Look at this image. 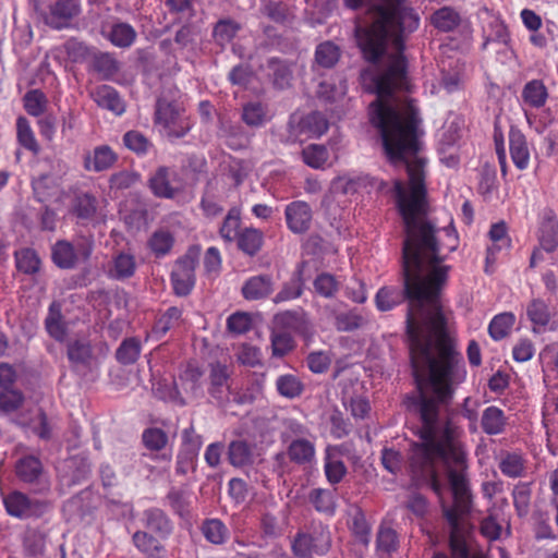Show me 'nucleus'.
I'll return each instance as SVG.
<instances>
[{
  "label": "nucleus",
  "mask_w": 558,
  "mask_h": 558,
  "mask_svg": "<svg viewBox=\"0 0 558 558\" xmlns=\"http://www.w3.org/2000/svg\"><path fill=\"white\" fill-rule=\"evenodd\" d=\"M306 534L311 536L315 554L324 555L329 550L331 546V536L327 527L318 526L314 529L313 532Z\"/></svg>",
  "instance_id": "nucleus-49"
},
{
  "label": "nucleus",
  "mask_w": 558,
  "mask_h": 558,
  "mask_svg": "<svg viewBox=\"0 0 558 558\" xmlns=\"http://www.w3.org/2000/svg\"><path fill=\"white\" fill-rule=\"evenodd\" d=\"M460 23L459 14L451 8L445 7L432 15V24L441 32H450Z\"/></svg>",
  "instance_id": "nucleus-33"
},
{
  "label": "nucleus",
  "mask_w": 558,
  "mask_h": 558,
  "mask_svg": "<svg viewBox=\"0 0 558 558\" xmlns=\"http://www.w3.org/2000/svg\"><path fill=\"white\" fill-rule=\"evenodd\" d=\"M351 10L364 9L355 19V37L364 58L376 62L387 56V70L373 78L377 95L369 105V120L381 135L389 160L403 165L408 184L395 181L393 192L402 217H425L427 211L425 163L422 156V119L412 100L402 101L393 92L407 86V64L402 54L403 33L418 27L417 13L395 0H343Z\"/></svg>",
  "instance_id": "nucleus-1"
},
{
  "label": "nucleus",
  "mask_w": 558,
  "mask_h": 558,
  "mask_svg": "<svg viewBox=\"0 0 558 558\" xmlns=\"http://www.w3.org/2000/svg\"><path fill=\"white\" fill-rule=\"evenodd\" d=\"M23 401V396L17 390L3 389L0 393V410L11 412L16 410Z\"/></svg>",
  "instance_id": "nucleus-62"
},
{
  "label": "nucleus",
  "mask_w": 558,
  "mask_h": 558,
  "mask_svg": "<svg viewBox=\"0 0 558 558\" xmlns=\"http://www.w3.org/2000/svg\"><path fill=\"white\" fill-rule=\"evenodd\" d=\"M303 292V283L301 278H292L275 296V302H283L298 299Z\"/></svg>",
  "instance_id": "nucleus-56"
},
{
  "label": "nucleus",
  "mask_w": 558,
  "mask_h": 558,
  "mask_svg": "<svg viewBox=\"0 0 558 558\" xmlns=\"http://www.w3.org/2000/svg\"><path fill=\"white\" fill-rule=\"evenodd\" d=\"M173 244L174 235L167 229L156 230L148 240V246L157 257L169 254Z\"/></svg>",
  "instance_id": "nucleus-25"
},
{
  "label": "nucleus",
  "mask_w": 558,
  "mask_h": 558,
  "mask_svg": "<svg viewBox=\"0 0 558 558\" xmlns=\"http://www.w3.org/2000/svg\"><path fill=\"white\" fill-rule=\"evenodd\" d=\"M535 352L534 344L529 339H521L519 340L513 349H512V356L517 362H526L530 361Z\"/></svg>",
  "instance_id": "nucleus-64"
},
{
  "label": "nucleus",
  "mask_w": 558,
  "mask_h": 558,
  "mask_svg": "<svg viewBox=\"0 0 558 558\" xmlns=\"http://www.w3.org/2000/svg\"><path fill=\"white\" fill-rule=\"evenodd\" d=\"M339 57V48L330 41H325L316 48L315 60L324 68L333 66L338 62Z\"/></svg>",
  "instance_id": "nucleus-38"
},
{
  "label": "nucleus",
  "mask_w": 558,
  "mask_h": 558,
  "mask_svg": "<svg viewBox=\"0 0 558 558\" xmlns=\"http://www.w3.org/2000/svg\"><path fill=\"white\" fill-rule=\"evenodd\" d=\"M181 318V311L178 307H170L167 312L156 322L154 326V333L156 336L165 335L175 323Z\"/></svg>",
  "instance_id": "nucleus-54"
},
{
  "label": "nucleus",
  "mask_w": 558,
  "mask_h": 558,
  "mask_svg": "<svg viewBox=\"0 0 558 558\" xmlns=\"http://www.w3.org/2000/svg\"><path fill=\"white\" fill-rule=\"evenodd\" d=\"M17 141L26 149L37 153L39 147L28 121L20 117L16 121Z\"/></svg>",
  "instance_id": "nucleus-44"
},
{
  "label": "nucleus",
  "mask_w": 558,
  "mask_h": 558,
  "mask_svg": "<svg viewBox=\"0 0 558 558\" xmlns=\"http://www.w3.org/2000/svg\"><path fill=\"white\" fill-rule=\"evenodd\" d=\"M509 150L513 165L519 170H525L530 165V147L525 135L518 129L509 132Z\"/></svg>",
  "instance_id": "nucleus-13"
},
{
  "label": "nucleus",
  "mask_w": 558,
  "mask_h": 558,
  "mask_svg": "<svg viewBox=\"0 0 558 558\" xmlns=\"http://www.w3.org/2000/svg\"><path fill=\"white\" fill-rule=\"evenodd\" d=\"M96 104L105 109L111 110L116 114H122L125 110L124 102L114 88L108 85H101L92 93Z\"/></svg>",
  "instance_id": "nucleus-16"
},
{
  "label": "nucleus",
  "mask_w": 558,
  "mask_h": 558,
  "mask_svg": "<svg viewBox=\"0 0 558 558\" xmlns=\"http://www.w3.org/2000/svg\"><path fill=\"white\" fill-rule=\"evenodd\" d=\"M260 529L265 537L276 538L282 533L278 518L271 513H264L260 519Z\"/></svg>",
  "instance_id": "nucleus-63"
},
{
  "label": "nucleus",
  "mask_w": 558,
  "mask_h": 558,
  "mask_svg": "<svg viewBox=\"0 0 558 558\" xmlns=\"http://www.w3.org/2000/svg\"><path fill=\"white\" fill-rule=\"evenodd\" d=\"M526 314L534 325L533 331H537V327L546 326L550 320V313L547 304L542 300H533L526 308Z\"/></svg>",
  "instance_id": "nucleus-35"
},
{
  "label": "nucleus",
  "mask_w": 558,
  "mask_h": 558,
  "mask_svg": "<svg viewBox=\"0 0 558 558\" xmlns=\"http://www.w3.org/2000/svg\"><path fill=\"white\" fill-rule=\"evenodd\" d=\"M46 102L47 100L45 95L38 89L31 90L24 96L25 110L35 117H38L44 112Z\"/></svg>",
  "instance_id": "nucleus-51"
},
{
  "label": "nucleus",
  "mask_w": 558,
  "mask_h": 558,
  "mask_svg": "<svg viewBox=\"0 0 558 558\" xmlns=\"http://www.w3.org/2000/svg\"><path fill=\"white\" fill-rule=\"evenodd\" d=\"M284 217L288 229L294 234L307 232L312 225L313 211L303 201H294L286 206Z\"/></svg>",
  "instance_id": "nucleus-8"
},
{
  "label": "nucleus",
  "mask_w": 558,
  "mask_h": 558,
  "mask_svg": "<svg viewBox=\"0 0 558 558\" xmlns=\"http://www.w3.org/2000/svg\"><path fill=\"white\" fill-rule=\"evenodd\" d=\"M299 322V315L292 312H286L276 316V328L271 333V349L274 356H284L294 347L293 338L290 331L279 328L296 330Z\"/></svg>",
  "instance_id": "nucleus-3"
},
{
  "label": "nucleus",
  "mask_w": 558,
  "mask_h": 558,
  "mask_svg": "<svg viewBox=\"0 0 558 558\" xmlns=\"http://www.w3.org/2000/svg\"><path fill=\"white\" fill-rule=\"evenodd\" d=\"M136 269V262L132 254L119 253L111 262L109 275L114 279H125L134 275Z\"/></svg>",
  "instance_id": "nucleus-22"
},
{
  "label": "nucleus",
  "mask_w": 558,
  "mask_h": 558,
  "mask_svg": "<svg viewBox=\"0 0 558 558\" xmlns=\"http://www.w3.org/2000/svg\"><path fill=\"white\" fill-rule=\"evenodd\" d=\"M241 215L238 208H231L223 219L222 226L220 227L221 238L231 243L240 234Z\"/></svg>",
  "instance_id": "nucleus-34"
},
{
  "label": "nucleus",
  "mask_w": 558,
  "mask_h": 558,
  "mask_svg": "<svg viewBox=\"0 0 558 558\" xmlns=\"http://www.w3.org/2000/svg\"><path fill=\"white\" fill-rule=\"evenodd\" d=\"M276 387L279 395L288 399L298 398L304 389L300 378L292 374L279 376L276 380Z\"/></svg>",
  "instance_id": "nucleus-30"
},
{
  "label": "nucleus",
  "mask_w": 558,
  "mask_h": 558,
  "mask_svg": "<svg viewBox=\"0 0 558 558\" xmlns=\"http://www.w3.org/2000/svg\"><path fill=\"white\" fill-rule=\"evenodd\" d=\"M364 323L361 315L354 312L341 313L336 316L335 326L339 331H352L360 328Z\"/></svg>",
  "instance_id": "nucleus-53"
},
{
  "label": "nucleus",
  "mask_w": 558,
  "mask_h": 558,
  "mask_svg": "<svg viewBox=\"0 0 558 558\" xmlns=\"http://www.w3.org/2000/svg\"><path fill=\"white\" fill-rule=\"evenodd\" d=\"M339 281L335 276L328 272L319 274L314 280V289L316 293L324 298H332L339 290Z\"/></svg>",
  "instance_id": "nucleus-41"
},
{
  "label": "nucleus",
  "mask_w": 558,
  "mask_h": 558,
  "mask_svg": "<svg viewBox=\"0 0 558 558\" xmlns=\"http://www.w3.org/2000/svg\"><path fill=\"white\" fill-rule=\"evenodd\" d=\"M41 472V463L35 457L21 459L16 464V473L24 482H34Z\"/></svg>",
  "instance_id": "nucleus-40"
},
{
  "label": "nucleus",
  "mask_w": 558,
  "mask_h": 558,
  "mask_svg": "<svg viewBox=\"0 0 558 558\" xmlns=\"http://www.w3.org/2000/svg\"><path fill=\"white\" fill-rule=\"evenodd\" d=\"M117 159L116 154L109 146L96 147L93 153L84 159V167L87 171L100 172L113 166Z\"/></svg>",
  "instance_id": "nucleus-14"
},
{
  "label": "nucleus",
  "mask_w": 558,
  "mask_h": 558,
  "mask_svg": "<svg viewBox=\"0 0 558 558\" xmlns=\"http://www.w3.org/2000/svg\"><path fill=\"white\" fill-rule=\"evenodd\" d=\"M523 106L539 109L545 106L548 90L543 81L532 80L527 82L521 92Z\"/></svg>",
  "instance_id": "nucleus-15"
},
{
  "label": "nucleus",
  "mask_w": 558,
  "mask_h": 558,
  "mask_svg": "<svg viewBox=\"0 0 558 558\" xmlns=\"http://www.w3.org/2000/svg\"><path fill=\"white\" fill-rule=\"evenodd\" d=\"M498 466L508 477H521L525 471V461L518 452H505L500 456Z\"/></svg>",
  "instance_id": "nucleus-23"
},
{
  "label": "nucleus",
  "mask_w": 558,
  "mask_h": 558,
  "mask_svg": "<svg viewBox=\"0 0 558 558\" xmlns=\"http://www.w3.org/2000/svg\"><path fill=\"white\" fill-rule=\"evenodd\" d=\"M349 515L350 530L362 544L367 545L369 542V525L365 514L359 507H352L349 511Z\"/></svg>",
  "instance_id": "nucleus-27"
},
{
  "label": "nucleus",
  "mask_w": 558,
  "mask_h": 558,
  "mask_svg": "<svg viewBox=\"0 0 558 558\" xmlns=\"http://www.w3.org/2000/svg\"><path fill=\"white\" fill-rule=\"evenodd\" d=\"M308 501L316 511L326 515H333L337 509L336 493L326 488H314L308 494Z\"/></svg>",
  "instance_id": "nucleus-17"
},
{
  "label": "nucleus",
  "mask_w": 558,
  "mask_h": 558,
  "mask_svg": "<svg viewBox=\"0 0 558 558\" xmlns=\"http://www.w3.org/2000/svg\"><path fill=\"white\" fill-rule=\"evenodd\" d=\"M141 353V343L136 338L125 339L116 352L117 360L122 364H133Z\"/></svg>",
  "instance_id": "nucleus-37"
},
{
  "label": "nucleus",
  "mask_w": 558,
  "mask_h": 558,
  "mask_svg": "<svg viewBox=\"0 0 558 558\" xmlns=\"http://www.w3.org/2000/svg\"><path fill=\"white\" fill-rule=\"evenodd\" d=\"M134 545L144 554L148 556H157L162 549L158 539L153 537L146 532H136L133 535Z\"/></svg>",
  "instance_id": "nucleus-45"
},
{
  "label": "nucleus",
  "mask_w": 558,
  "mask_h": 558,
  "mask_svg": "<svg viewBox=\"0 0 558 558\" xmlns=\"http://www.w3.org/2000/svg\"><path fill=\"white\" fill-rule=\"evenodd\" d=\"M292 551L298 558H311L315 554L311 536L299 533L292 542Z\"/></svg>",
  "instance_id": "nucleus-57"
},
{
  "label": "nucleus",
  "mask_w": 558,
  "mask_h": 558,
  "mask_svg": "<svg viewBox=\"0 0 558 558\" xmlns=\"http://www.w3.org/2000/svg\"><path fill=\"white\" fill-rule=\"evenodd\" d=\"M252 449L243 440L232 441L229 446V459L235 466H242L252 462Z\"/></svg>",
  "instance_id": "nucleus-39"
},
{
  "label": "nucleus",
  "mask_w": 558,
  "mask_h": 558,
  "mask_svg": "<svg viewBox=\"0 0 558 558\" xmlns=\"http://www.w3.org/2000/svg\"><path fill=\"white\" fill-rule=\"evenodd\" d=\"M196 259L191 255L179 258L171 274L173 289L178 295H187L195 283Z\"/></svg>",
  "instance_id": "nucleus-7"
},
{
  "label": "nucleus",
  "mask_w": 558,
  "mask_h": 558,
  "mask_svg": "<svg viewBox=\"0 0 558 558\" xmlns=\"http://www.w3.org/2000/svg\"><path fill=\"white\" fill-rule=\"evenodd\" d=\"M403 300L402 293L397 288L383 287L376 293L375 302L379 311L392 310Z\"/></svg>",
  "instance_id": "nucleus-36"
},
{
  "label": "nucleus",
  "mask_w": 558,
  "mask_h": 558,
  "mask_svg": "<svg viewBox=\"0 0 558 558\" xmlns=\"http://www.w3.org/2000/svg\"><path fill=\"white\" fill-rule=\"evenodd\" d=\"M242 119L250 126H262L269 120V114L265 105L251 101L243 107Z\"/></svg>",
  "instance_id": "nucleus-29"
},
{
  "label": "nucleus",
  "mask_w": 558,
  "mask_h": 558,
  "mask_svg": "<svg viewBox=\"0 0 558 558\" xmlns=\"http://www.w3.org/2000/svg\"><path fill=\"white\" fill-rule=\"evenodd\" d=\"M75 213L82 219H90L96 214V198L89 194H83L76 198Z\"/></svg>",
  "instance_id": "nucleus-55"
},
{
  "label": "nucleus",
  "mask_w": 558,
  "mask_h": 558,
  "mask_svg": "<svg viewBox=\"0 0 558 558\" xmlns=\"http://www.w3.org/2000/svg\"><path fill=\"white\" fill-rule=\"evenodd\" d=\"M155 122L169 137H182L190 130L183 104L177 99H168L166 96H161L157 101Z\"/></svg>",
  "instance_id": "nucleus-2"
},
{
  "label": "nucleus",
  "mask_w": 558,
  "mask_h": 558,
  "mask_svg": "<svg viewBox=\"0 0 558 558\" xmlns=\"http://www.w3.org/2000/svg\"><path fill=\"white\" fill-rule=\"evenodd\" d=\"M252 319L246 313H234L227 320L228 330L238 335L251 329Z\"/></svg>",
  "instance_id": "nucleus-59"
},
{
  "label": "nucleus",
  "mask_w": 558,
  "mask_h": 558,
  "mask_svg": "<svg viewBox=\"0 0 558 558\" xmlns=\"http://www.w3.org/2000/svg\"><path fill=\"white\" fill-rule=\"evenodd\" d=\"M90 355L92 349L87 342L75 341L69 345L68 356L73 363H86Z\"/></svg>",
  "instance_id": "nucleus-61"
},
{
  "label": "nucleus",
  "mask_w": 558,
  "mask_h": 558,
  "mask_svg": "<svg viewBox=\"0 0 558 558\" xmlns=\"http://www.w3.org/2000/svg\"><path fill=\"white\" fill-rule=\"evenodd\" d=\"M7 512L17 519H29L43 515L48 504L36 498H31L21 492H12L3 497Z\"/></svg>",
  "instance_id": "nucleus-4"
},
{
  "label": "nucleus",
  "mask_w": 558,
  "mask_h": 558,
  "mask_svg": "<svg viewBox=\"0 0 558 558\" xmlns=\"http://www.w3.org/2000/svg\"><path fill=\"white\" fill-rule=\"evenodd\" d=\"M92 254V246L80 243L76 246L68 241H58L52 247L53 263L63 269H71L80 260L87 259Z\"/></svg>",
  "instance_id": "nucleus-6"
},
{
  "label": "nucleus",
  "mask_w": 558,
  "mask_h": 558,
  "mask_svg": "<svg viewBox=\"0 0 558 558\" xmlns=\"http://www.w3.org/2000/svg\"><path fill=\"white\" fill-rule=\"evenodd\" d=\"M202 532L205 538L215 544H223L229 537L228 527L218 519L206 520L202 525Z\"/></svg>",
  "instance_id": "nucleus-31"
},
{
  "label": "nucleus",
  "mask_w": 558,
  "mask_h": 558,
  "mask_svg": "<svg viewBox=\"0 0 558 558\" xmlns=\"http://www.w3.org/2000/svg\"><path fill=\"white\" fill-rule=\"evenodd\" d=\"M238 361L247 366H256L260 364L262 354L258 348L244 343L238 350Z\"/></svg>",
  "instance_id": "nucleus-58"
},
{
  "label": "nucleus",
  "mask_w": 558,
  "mask_h": 558,
  "mask_svg": "<svg viewBox=\"0 0 558 558\" xmlns=\"http://www.w3.org/2000/svg\"><path fill=\"white\" fill-rule=\"evenodd\" d=\"M208 393L219 404L229 401L230 397V372L228 367L219 362L209 365Z\"/></svg>",
  "instance_id": "nucleus-9"
},
{
  "label": "nucleus",
  "mask_w": 558,
  "mask_h": 558,
  "mask_svg": "<svg viewBox=\"0 0 558 558\" xmlns=\"http://www.w3.org/2000/svg\"><path fill=\"white\" fill-rule=\"evenodd\" d=\"M182 439L183 445L180 451L186 454V460H195L203 445L201 436L195 433L193 427H190L183 430Z\"/></svg>",
  "instance_id": "nucleus-43"
},
{
  "label": "nucleus",
  "mask_w": 558,
  "mask_h": 558,
  "mask_svg": "<svg viewBox=\"0 0 558 558\" xmlns=\"http://www.w3.org/2000/svg\"><path fill=\"white\" fill-rule=\"evenodd\" d=\"M481 425L487 435H499L506 429L507 417L501 409L490 405L483 411Z\"/></svg>",
  "instance_id": "nucleus-18"
},
{
  "label": "nucleus",
  "mask_w": 558,
  "mask_h": 558,
  "mask_svg": "<svg viewBox=\"0 0 558 558\" xmlns=\"http://www.w3.org/2000/svg\"><path fill=\"white\" fill-rule=\"evenodd\" d=\"M304 162L312 168H320L328 160V151L322 145H310L302 151Z\"/></svg>",
  "instance_id": "nucleus-46"
},
{
  "label": "nucleus",
  "mask_w": 558,
  "mask_h": 558,
  "mask_svg": "<svg viewBox=\"0 0 558 558\" xmlns=\"http://www.w3.org/2000/svg\"><path fill=\"white\" fill-rule=\"evenodd\" d=\"M286 456L298 465H311L316 459V448L313 439L295 438L287 444ZM284 459V453H277L276 460Z\"/></svg>",
  "instance_id": "nucleus-10"
},
{
  "label": "nucleus",
  "mask_w": 558,
  "mask_h": 558,
  "mask_svg": "<svg viewBox=\"0 0 558 558\" xmlns=\"http://www.w3.org/2000/svg\"><path fill=\"white\" fill-rule=\"evenodd\" d=\"M272 291V281L268 276H254L245 281L242 294L246 300H259L268 296Z\"/></svg>",
  "instance_id": "nucleus-19"
},
{
  "label": "nucleus",
  "mask_w": 558,
  "mask_h": 558,
  "mask_svg": "<svg viewBox=\"0 0 558 558\" xmlns=\"http://www.w3.org/2000/svg\"><path fill=\"white\" fill-rule=\"evenodd\" d=\"M124 145L138 155H145L150 148V142L140 132L130 131L123 136Z\"/></svg>",
  "instance_id": "nucleus-50"
},
{
  "label": "nucleus",
  "mask_w": 558,
  "mask_h": 558,
  "mask_svg": "<svg viewBox=\"0 0 558 558\" xmlns=\"http://www.w3.org/2000/svg\"><path fill=\"white\" fill-rule=\"evenodd\" d=\"M148 186L155 196L167 199L174 198L182 191L178 172L166 166L156 169L148 180Z\"/></svg>",
  "instance_id": "nucleus-5"
},
{
  "label": "nucleus",
  "mask_w": 558,
  "mask_h": 558,
  "mask_svg": "<svg viewBox=\"0 0 558 558\" xmlns=\"http://www.w3.org/2000/svg\"><path fill=\"white\" fill-rule=\"evenodd\" d=\"M142 439L145 447L153 451H159L168 444V435L166 432L157 427L144 430Z\"/></svg>",
  "instance_id": "nucleus-48"
},
{
  "label": "nucleus",
  "mask_w": 558,
  "mask_h": 558,
  "mask_svg": "<svg viewBox=\"0 0 558 558\" xmlns=\"http://www.w3.org/2000/svg\"><path fill=\"white\" fill-rule=\"evenodd\" d=\"M301 132L310 137L322 136L328 130V121L324 114L312 112L305 116L300 122Z\"/></svg>",
  "instance_id": "nucleus-28"
},
{
  "label": "nucleus",
  "mask_w": 558,
  "mask_h": 558,
  "mask_svg": "<svg viewBox=\"0 0 558 558\" xmlns=\"http://www.w3.org/2000/svg\"><path fill=\"white\" fill-rule=\"evenodd\" d=\"M238 247L246 255H256L264 243V233L253 227L243 229L238 238Z\"/></svg>",
  "instance_id": "nucleus-20"
},
{
  "label": "nucleus",
  "mask_w": 558,
  "mask_h": 558,
  "mask_svg": "<svg viewBox=\"0 0 558 558\" xmlns=\"http://www.w3.org/2000/svg\"><path fill=\"white\" fill-rule=\"evenodd\" d=\"M33 189L40 202H45L56 190L53 179L50 175H41L33 180Z\"/></svg>",
  "instance_id": "nucleus-60"
},
{
  "label": "nucleus",
  "mask_w": 558,
  "mask_h": 558,
  "mask_svg": "<svg viewBox=\"0 0 558 558\" xmlns=\"http://www.w3.org/2000/svg\"><path fill=\"white\" fill-rule=\"evenodd\" d=\"M489 239L493 242L492 247L488 248L489 255L501 248H507L510 245V239L507 234V227L505 222H498L492 226L488 232Z\"/></svg>",
  "instance_id": "nucleus-47"
},
{
  "label": "nucleus",
  "mask_w": 558,
  "mask_h": 558,
  "mask_svg": "<svg viewBox=\"0 0 558 558\" xmlns=\"http://www.w3.org/2000/svg\"><path fill=\"white\" fill-rule=\"evenodd\" d=\"M325 474L329 483L337 484L341 482L347 473V468L339 459L337 450L333 447H327L325 451Z\"/></svg>",
  "instance_id": "nucleus-21"
},
{
  "label": "nucleus",
  "mask_w": 558,
  "mask_h": 558,
  "mask_svg": "<svg viewBox=\"0 0 558 558\" xmlns=\"http://www.w3.org/2000/svg\"><path fill=\"white\" fill-rule=\"evenodd\" d=\"M136 38L135 29L128 23H117L112 25L109 33L110 41L120 48L130 47Z\"/></svg>",
  "instance_id": "nucleus-32"
},
{
  "label": "nucleus",
  "mask_w": 558,
  "mask_h": 558,
  "mask_svg": "<svg viewBox=\"0 0 558 558\" xmlns=\"http://www.w3.org/2000/svg\"><path fill=\"white\" fill-rule=\"evenodd\" d=\"M15 259L19 270L25 274H35L39 270L40 259L33 250L24 248L16 252Z\"/></svg>",
  "instance_id": "nucleus-42"
},
{
  "label": "nucleus",
  "mask_w": 558,
  "mask_h": 558,
  "mask_svg": "<svg viewBox=\"0 0 558 558\" xmlns=\"http://www.w3.org/2000/svg\"><path fill=\"white\" fill-rule=\"evenodd\" d=\"M514 322L515 316L512 313L506 312L496 315L488 326L489 336L496 341L506 338L510 333Z\"/></svg>",
  "instance_id": "nucleus-26"
},
{
  "label": "nucleus",
  "mask_w": 558,
  "mask_h": 558,
  "mask_svg": "<svg viewBox=\"0 0 558 558\" xmlns=\"http://www.w3.org/2000/svg\"><path fill=\"white\" fill-rule=\"evenodd\" d=\"M144 524L145 526L158 533L161 536H167L171 532V523L160 509H148L144 512Z\"/></svg>",
  "instance_id": "nucleus-24"
},
{
  "label": "nucleus",
  "mask_w": 558,
  "mask_h": 558,
  "mask_svg": "<svg viewBox=\"0 0 558 558\" xmlns=\"http://www.w3.org/2000/svg\"><path fill=\"white\" fill-rule=\"evenodd\" d=\"M46 329L58 341H62L65 337V326L61 319V314L59 311H54L52 306L46 318Z\"/></svg>",
  "instance_id": "nucleus-52"
},
{
  "label": "nucleus",
  "mask_w": 558,
  "mask_h": 558,
  "mask_svg": "<svg viewBox=\"0 0 558 558\" xmlns=\"http://www.w3.org/2000/svg\"><path fill=\"white\" fill-rule=\"evenodd\" d=\"M558 246V221L555 216L546 219L541 228L539 248H536L531 256V266H535L537 259L542 258V251L554 252Z\"/></svg>",
  "instance_id": "nucleus-12"
},
{
  "label": "nucleus",
  "mask_w": 558,
  "mask_h": 558,
  "mask_svg": "<svg viewBox=\"0 0 558 558\" xmlns=\"http://www.w3.org/2000/svg\"><path fill=\"white\" fill-rule=\"evenodd\" d=\"M80 13V5L75 0H58L50 7L45 16L47 25L61 29L69 25L70 21Z\"/></svg>",
  "instance_id": "nucleus-11"
}]
</instances>
